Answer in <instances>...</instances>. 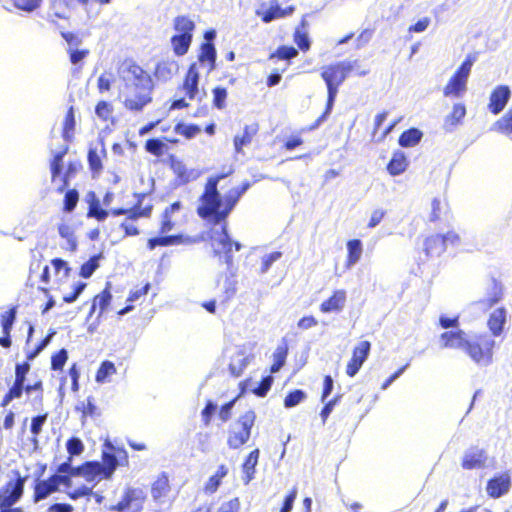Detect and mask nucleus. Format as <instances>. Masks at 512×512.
I'll return each mask as SVG.
<instances>
[{
	"mask_svg": "<svg viewBox=\"0 0 512 512\" xmlns=\"http://www.w3.org/2000/svg\"><path fill=\"white\" fill-rule=\"evenodd\" d=\"M226 174L219 173L208 177L202 194L199 197V205L196 209L198 216L213 224H220L219 230H210L209 240L214 257L231 269L234 265L233 251H240L243 245L239 241L232 240L228 233L227 218L238 203L241 196L250 188L249 181L240 186L231 188L224 197L218 191L219 182Z\"/></svg>",
	"mask_w": 512,
	"mask_h": 512,
	"instance_id": "f257e3e1",
	"label": "nucleus"
},
{
	"mask_svg": "<svg viewBox=\"0 0 512 512\" xmlns=\"http://www.w3.org/2000/svg\"><path fill=\"white\" fill-rule=\"evenodd\" d=\"M124 82L123 106L132 112H140L153 100L152 76L134 59L126 58L121 63Z\"/></svg>",
	"mask_w": 512,
	"mask_h": 512,
	"instance_id": "f03ea898",
	"label": "nucleus"
},
{
	"mask_svg": "<svg viewBox=\"0 0 512 512\" xmlns=\"http://www.w3.org/2000/svg\"><path fill=\"white\" fill-rule=\"evenodd\" d=\"M183 204L177 200L161 212L159 216L158 233L147 239L146 248L153 251L161 247H169L176 245H193L198 243L201 238L189 236L183 233L171 234L178 224L177 215L182 211Z\"/></svg>",
	"mask_w": 512,
	"mask_h": 512,
	"instance_id": "7ed1b4c3",
	"label": "nucleus"
},
{
	"mask_svg": "<svg viewBox=\"0 0 512 512\" xmlns=\"http://www.w3.org/2000/svg\"><path fill=\"white\" fill-rule=\"evenodd\" d=\"M200 73L196 63H191L183 77L182 83L177 90L184 94V97L174 99L170 102L169 110H180L190 106L199 92Z\"/></svg>",
	"mask_w": 512,
	"mask_h": 512,
	"instance_id": "20e7f679",
	"label": "nucleus"
},
{
	"mask_svg": "<svg viewBox=\"0 0 512 512\" xmlns=\"http://www.w3.org/2000/svg\"><path fill=\"white\" fill-rule=\"evenodd\" d=\"M173 29L175 34L171 37V46L176 56L185 55L192 43L195 23L186 15H179L174 18Z\"/></svg>",
	"mask_w": 512,
	"mask_h": 512,
	"instance_id": "39448f33",
	"label": "nucleus"
},
{
	"mask_svg": "<svg viewBox=\"0 0 512 512\" xmlns=\"http://www.w3.org/2000/svg\"><path fill=\"white\" fill-rule=\"evenodd\" d=\"M255 420L253 410L246 411L236 419L228 430L227 445L230 449H239L249 441Z\"/></svg>",
	"mask_w": 512,
	"mask_h": 512,
	"instance_id": "423d86ee",
	"label": "nucleus"
},
{
	"mask_svg": "<svg viewBox=\"0 0 512 512\" xmlns=\"http://www.w3.org/2000/svg\"><path fill=\"white\" fill-rule=\"evenodd\" d=\"M30 371V364L27 361L15 365V378L13 384L2 398L1 406L6 407L14 399L22 396L23 392L30 393L33 390L42 392V382L25 385L26 376Z\"/></svg>",
	"mask_w": 512,
	"mask_h": 512,
	"instance_id": "0eeeda50",
	"label": "nucleus"
},
{
	"mask_svg": "<svg viewBox=\"0 0 512 512\" xmlns=\"http://www.w3.org/2000/svg\"><path fill=\"white\" fill-rule=\"evenodd\" d=\"M495 341L487 334L469 337L464 352L478 365L487 366L492 362Z\"/></svg>",
	"mask_w": 512,
	"mask_h": 512,
	"instance_id": "6e6552de",
	"label": "nucleus"
},
{
	"mask_svg": "<svg viewBox=\"0 0 512 512\" xmlns=\"http://www.w3.org/2000/svg\"><path fill=\"white\" fill-rule=\"evenodd\" d=\"M476 58L468 55L454 74L450 77L443 88V95L446 97H460L467 90V82Z\"/></svg>",
	"mask_w": 512,
	"mask_h": 512,
	"instance_id": "1a4fd4ad",
	"label": "nucleus"
},
{
	"mask_svg": "<svg viewBox=\"0 0 512 512\" xmlns=\"http://www.w3.org/2000/svg\"><path fill=\"white\" fill-rule=\"evenodd\" d=\"M147 500V494L143 487L127 485L123 489L120 500L110 507L114 512H142Z\"/></svg>",
	"mask_w": 512,
	"mask_h": 512,
	"instance_id": "9d476101",
	"label": "nucleus"
},
{
	"mask_svg": "<svg viewBox=\"0 0 512 512\" xmlns=\"http://www.w3.org/2000/svg\"><path fill=\"white\" fill-rule=\"evenodd\" d=\"M356 67H358V61L331 63L322 67L321 78L325 82L327 89L339 90V87L346 80L349 73Z\"/></svg>",
	"mask_w": 512,
	"mask_h": 512,
	"instance_id": "9b49d317",
	"label": "nucleus"
},
{
	"mask_svg": "<svg viewBox=\"0 0 512 512\" xmlns=\"http://www.w3.org/2000/svg\"><path fill=\"white\" fill-rule=\"evenodd\" d=\"M106 450L101 453V467L105 472V479H110L118 466L128 467L129 456L123 447H116L111 442L104 443Z\"/></svg>",
	"mask_w": 512,
	"mask_h": 512,
	"instance_id": "f8f14e48",
	"label": "nucleus"
},
{
	"mask_svg": "<svg viewBox=\"0 0 512 512\" xmlns=\"http://www.w3.org/2000/svg\"><path fill=\"white\" fill-rule=\"evenodd\" d=\"M460 243V237L455 231H448L446 234H432L423 241V251L427 258H437L445 253L449 246H456Z\"/></svg>",
	"mask_w": 512,
	"mask_h": 512,
	"instance_id": "ddd939ff",
	"label": "nucleus"
},
{
	"mask_svg": "<svg viewBox=\"0 0 512 512\" xmlns=\"http://www.w3.org/2000/svg\"><path fill=\"white\" fill-rule=\"evenodd\" d=\"M25 478L17 474L15 480L8 481L0 489V508H8L14 505L23 495Z\"/></svg>",
	"mask_w": 512,
	"mask_h": 512,
	"instance_id": "4468645a",
	"label": "nucleus"
},
{
	"mask_svg": "<svg viewBox=\"0 0 512 512\" xmlns=\"http://www.w3.org/2000/svg\"><path fill=\"white\" fill-rule=\"evenodd\" d=\"M137 202L131 208H113L109 214L112 216L126 215L127 220H136L139 218H149L153 212V205L151 203L142 205L145 193L137 194Z\"/></svg>",
	"mask_w": 512,
	"mask_h": 512,
	"instance_id": "2eb2a0df",
	"label": "nucleus"
},
{
	"mask_svg": "<svg viewBox=\"0 0 512 512\" xmlns=\"http://www.w3.org/2000/svg\"><path fill=\"white\" fill-rule=\"evenodd\" d=\"M512 486V477L510 471H504L495 474L487 481L486 492L493 499L500 498L507 494Z\"/></svg>",
	"mask_w": 512,
	"mask_h": 512,
	"instance_id": "dca6fc26",
	"label": "nucleus"
},
{
	"mask_svg": "<svg viewBox=\"0 0 512 512\" xmlns=\"http://www.w3.org/2000/svg\"><path fill=\"white\" fill-rule=\"evenodd\" d=\"M371 343L367 340L359 342L352 351V356L346 366V374L354 377L369 356Z\"/></svg>",
	"mask_w": 512,
	"mask_h": 512,
	"instance_id": "f3484780",
	"label": "nucleus"
},
{
	"mask_svg": "<svg viewBox=\"0 0 512 512\" xmlns=\"http://www.w3.org/2000/svg\"><path fill=\"white\" fill-rule=\"evenodd\" d=\"M469 336L462 329L445 331L439 336L440 347L443 349L464 351Z\"/></svg>",
	"mask_w": 512,
	"mask_h": 512,
	"instance_id": "a211bd4d",
	"label": "nucleus"
},
{
	"mask_svg": "<svg viewBox=\"0 0 512 512\" xmlns=\"http://www.w3.org/2000/svg\"><path fill=\"white\" fill-rule=\"evenodd\" d=\"M487 460L488 456L484 449L471 447L464 453L461 466L465 470L484 469Z\"/></svg>",
	"mask_w": 512,
	"mask_h": 512,
	"instance_id": "6ab92c4d",
	"label": "nucleus"
},
{
	"mask_svg": "<svg viewBox=\"0 0 512 512\" xmlns=\"http://www.w3.org/2000/svg\"><path fill=\"white\" fill-rule=\"evenodd\" d=\"M504 296V288L500 281L492 279L491 288L488 291L486 297L474 302V305L478 306L483 312L490 310L493 306L499 303Z\"/></svg>",
	"mask_w": 512,
	"mask_h": 512,
	"instance_id": "aec40b11",
	"label": "nucleus"
},
{
	"mask_svg": "<svg viewBox=\"0 0 512 512\" xmlns=\"http://www.w3.org/2000/svg\"><path fill=\"white\" fill-rule=\"evenodd\" d=\"M511 96V92L508 86L499 85L496 86L491 94L488 104V109L494 115L499 114L506 106Z\"/></svg>",
	"mask_w": 512,
	"mask_h": 512,
	"instance_id": "412c9836",
	"label": "nucleus"
},
{
	"mask_svg": "<svg viewBox=\"0 0 512 512\" xmlns=\"http://www.w3.org/2000/svg\"><path fill=\"white\" fill-rule=\"evenodd\" d=\"M346 299L345 290H334L332 294L320 304L319 309L322 313L341 312L345 306Z\"/></svg>",
	"mask_w": 512,
	"mask_h": 512,
	"instance_id": "4be33fe9",
	"label": "nucleus"
},
{
	"mask_svg": "<svg viewBox=\"0 0 512 512\" xmlns=\"http://www.w3.org/2000/svg\"><path fill=\"white\" fill-rule=\"evenodd\" d=\"M295 10L294 6H288L281 8L277 1H271L268 9L264 11H258L257 15L261 18L264 23H269L275 19L284 18L291 15Z\"/></svg>",
	"mask_w": 512,
	"mask_h": 512,
	"instance_id": "5701e85b",
	"label": "nucleus"
},
{
	"mask_svg": "<svg viewBox=\"0 0 512 512\" xmlns=\"http://www.w3.org/2000/svg\"><path fill=\"white\" fill-rule=\"evenodd\" d=\"M169 167L182 184H186L196 178L193 170L188 169L182 160L177 159L174 155L168 157Z\"/></svg>",
	"mask_w": 512,
	"mask_h": 512,
	"instance_id": "b1692460",
	"label": "nucleus"
},
{
	"mask_svg": "<svg viewBox=\"0 0 512 512\" xmlns=\"http://www.w3.org/2000/svg\"><path fill=\"white\" fill-rule=\"evenodd\" d=\"M111 300L112 294L108 283L100 293L93 297L89 315L92 316L97 313L98 316H101L110 305Z\"/></svg>",
	"mask_w": 512,
	"mask_h": 512,
	"instance_id": "393cba45",
	"label": "nucleus"
},
{
	"mask_svg": "<svg viewBox=\"0 0 512 512\" xmlns=\"http://www.w3.org/2000/svg\"><path fill=\"white\" fill-rule=\"evenodd\" d=\"M307 29L308 22L306 20V16H303L293 32V41L302 52L309 51L311 47V41L309 39Z\"/></svg>",
	"mask_w": 512,
	"mask_h": 512,
	"instance_id": "a878e982",
	"label": "nucleus"
},
{
	"mask_svg": "<svg viewBox=\"0 0 512 512\" xmlns=\"http://www.w3.org/2000/svg\"><path fill=\"white\" fill-rule=\"evenodd\" d=\"M55 480V476L51 475L46 480H40L36 482L33 492L34 502H39L47 498L50 494L58 491V487Z\"/></svg>",
	"mask_w": 512,
	"mask_h": 512,
	"instance_id": "bb28decb",
	"label": "nucleus"
},
{
	"mask_svg": "<svg viewBox=\"0 0 512 512\" xmlns=\"http://www.w3.org/2000/svg\"><path fill=\"white\" fill-rule=\"evenodd\" d=\"M171 490L168 474L160 473L155 481L151 484V496L155 502L165 498Z\"/></svg>",
	"mask_w": 512,
	"mask_h": 512,
	"instance_id": "cd10ccee",
	"label": "nucleus"
},
{
	"mask_svg": "<svg viewBox=\"0 0 512 512\" xmlns=\"http://www.w3.org/2000/svg\"><path fill=\"white\" fill-rule=\"evenodd\" d=\"M409 166V161L404 152L397 150L393 152L386 169L391 176H398L404 173Z\"/></svg>",
	"mask_w": 512,
	"mask_h": 512,
	"instance_id": "c85d7f7f",
	"label": "nucleus"
},
{
	"mask_svg": "<svg viewBox=\"0 0 512 512\" xmlns=\"http://www.w3.org/2000/svg\"><path fill=\"white\" fill-rule=\"evenodd\" d=\"M466 116V107L463 103L453 105L451 112L444 118L443 127L446 131H452L463 122Z\"/></svg>",
	"mask_w": 512,
	"mask_h": 512,
	"instance_id": "c756f323",
	"label": "nucleus"
},
{
	"mask_svg": "<svg viewBox=\"0 0 512 512\" xmlns=\"http://www.w3.org/2000/svg\"><path fill=\"white\" fill-rule=\"evenodd\" d=\"M506 309L499 307L495 309L487 320V325L493 336H500L506 323Z\"/></svg>",
	"mask_w": 512,
	"mask_h": 512,
	"instance_id": "7c9ffc66",
	"label": "nucleus"
},
{
	"mask_svg": "<svg viewBox=\"0 0 512 512\" xmlns=\"http://www.w3.org/2000/svg\"><path fill=\"white\" fill-rule=\"evenodd\" d=\"M258 131V123L254 122L249 125H245L242 135L235 136L233 140L236 153H242L243 147L252 142L253 137L258 133Z\"/></svg>",
	"mask_w": 512,
	"mask_h": 512,
	"instance_id": "2f4dec72",
	"label": "nucleus"
},
{
	"mask_svg": "<svg viewBox=\"0 0 512 512\" xmlns=\"http://www.w3.org/2000/svg\"><path fill=\"white\" fill-rule=\"evenodd\" d=\"M176 72V63L173 60H160L156 63L153 75L159 81L170 80Z\"/></svg>",
	"mask_w": 512,
	"mask_h": 512,
	"instance_id": "473e14b6",
	"label": "nucleus"
},
{
	"mask_svg": "<svg viewBox=\"0 0 512 512\" xmlns=\"http://www.w3.org/2000/svg\"><path fill=\"white\" fill-rule=\"evenodd\" d=\"M260 450L258 448L252 450L245 458L242 464V471L244 473L245 483H249L255 475L256 466L258 464Z\"/></svg>",
	"mask_w": 512,
	"mask_h": 512,
	"instance_id": "72a5a7b5",
	"label": "nucleus"
},
{
	"mask_svg": "<svg viewBox=\"0 0 512 512\" xmlns=\"http://www.w3.org/2000/svg\"><path fill=\"white\" fill-rule=\"evenodd\" d=\"M347 247V256L345 260V267L351 268L355 265L361 258L362 255V242L359 239H351L346 243Z\"/></svg>",
	"mask_w": 512,
	"mask_h": 512,
	"instance_id": "f704fd0d",
	"label": "nucleus"
},
{
	"mask_svg": "<svg viewBox=\"0 0 512 512\" xmlns=\"http://www.w3.org/2000/svg\"><path fill=\"white\" fill-rule=\"evenodd\" d=\"M106 156V151H98L96 148H90L87 154L89 169L94 177L99 176L103 170L102 160Z\"/></svg>",
	"mask_w": 512,
	"mask_h": 512,
	"instance_id": "c9c22d12",
	"label": "nucleus"
},
{
	"mask_svg": "<svg viewBox=\"0 0 512 512\" xmlns=\"http://www.w3.org/2000/svg\"><path fill=\"white\" fill-rule=\"evenodd\" d=\"M89 197L87 217L94 218L97 221H104L108 217L109 211L102 208L101 203L94 192H90Z\"/></svg>",
	"mask_w": 512,
	"mask_h": 512,
	"instance_id": "e433bc0d",
	"label": "nucleus"
},
{
	"mask_svg": "<svg viewBox=\"0 0 512 512\" xmlns=\"http://www.w3.org/2000/svg\"><path fill=\"white\" fill-rule=\"evenodd\" d=\"M84 479L87 482L100 481L105 479L104 469L99 461L84 462Z\"/></svg>",
	"mask_w": 512,
	"mask_h": 512,
	"instance_id": "4c0bfd02",
	"label": "nucleus"
},
{
	"mask_svg": "<svg viewBox=\"0 0 512 512\" xmlns=\"http://www.w3.org/2000/svg\"><path fill=\"white\" fill-rule=\"evenodd\" d=\"M227 474H228V468L224 464H221L220 466H218L216 472L212 476H210L209 479L207 480V482L205 483L204 488H203L204 492L207 494L215 493L218 490L222 479Z\"/></svg>",
	"mask_w": 512,
	"mask_h": 512,
	"instance_id": "58836bf2",
	"label": "nucleus"
},
{
	"mask_svg": "<svg viewBox=\"0 0 512 512\" xmlns=\"http://www.w3.org/2000/svg\"><path fill=\"white\" fill-rule=\"evenodd\" d=\"M144 149L148 154L157 158H161L168 152L169 147L167 143L163 141V139L154 137L146 140Z\"/></svg>",
	"mask_w": 512,
	"mask_h": 512,
	"instance_id": "ea45409f",
	"label": "nucleus"
},
{
	"mask_svg": "<svg viewBox=\"0 0 512 512\" xmlns=\"http://www.w3.org/2000/svg\"><path fill=\"white\" fill-rule=\"evenodd\" d=\"M432 209L430 214V221L436 222L446 217L449 212V204L446 198H434L431 203Z\"/></svg>",
	"mask_w": 512,
	"mask_h": 512,
	"instance_id": "a19ab883",
	"label": "nucleus"
},
{
	"mask_svg": "<svg viewBox=\"0 0 512 512\" xmlns=\"http://www.w3.org/2000/svg\"><path fill=\"white\" fill-rule=\"evenodd\" d=\"M199 62H207L210 70L214 69L216 61V50L211 42H204L200 46L198 55Z\"/></svg>",
	"mask_w": 512,
	"mask_h": 512,
	"instance_id": "79ce46f5",
	"label": "nucleus"
},
{
	"mask_svg": "<svg viewBox=\"0 0 512 512\" xmlns=\"http://www.w3.org/2000/svg\"><path fill=\"white\" fill-rule=\"evenodd\" d=\"M422 138V132L417 128L405 130L399 136L398 142L402 147H413L417 145Z\"/></svg>",
	"mask_w": 512,
	"mask_h": 512,
	"instance_id": "37998d69",
	"label": "nucleus"
},
{
	"mask_svg": "<svg viewBox=\"0 0 512 512\" xmlns=\"http://www.w3.org/2000/svg\"><path fill=\"white\" fill-rule=\"evenodd\" d=\"M288 355V345L286 342L279 345L273 354V363L270 366V372H278L285 364Z\"/></svg>",
	"mask_w": 512,
	"mask_h": 512,
	"instance_id": "c03bdc74",
	"label": "nucleus"
},
{
	"mask_svg": "<svg viewBox=\"0 0 512 512\" xmlns=\"http://www.w3.org/2000/svg\"><path fill=\"white\" fill-rule=\"evenodd\" d=\"M174 132L183 138L190 140L200 134L201 128L197 124L178 122L174 126Z\"/></svg>",
	"mask_w": 512,
	"mask_h": 512,
	"instance_id": "a18cd8bd",
	"label": "nucleus"
},
{
	"mask_svg": "<svg viewBox=\"0 0 512 512\" xmlns=\"http://www.w3.org/2000/svg\"><path fill=\"white\" fill-rule=\"evenodd\" d=\"M75 115H74V108L70 106L65 114V118L63 121V128H62V137L66 141H70L73 137L74 130H75Z\"/></svg>",
	"mask_w": 512,
	"mask_h": 512,
	"instance_id": "49530a36",
	"label": "nucleus"
},
{
	"mask_svg": "<svg viewBox=\"0 0 512 512\" xmlns=\"http://www.w3.org/2000/svg\"><path fill=\"white\" fill-rule=\"evenodd\" d=\"M228 90L223 86H215L212 89V106L218 110L226 108Z\"/></svg>",
	"mask_w": 512,
	"mask_h": 512,
	"instance_id": "de8ad7c7",
	"label": "nucleus"
},
{
	"mask_svg": "<svg viewBox=\"0 0 512 512\" xmlns=\"http://www.w3.org/2000/svg\"><path fill=\"white\" fill-rule=\"evenodd\" d=\"M116 373V367L113 362L109 360L103 361L96 374H95V380L98 383H104L110 376L114 375Z\"/></svg>",
	"mask_w": 512,
	"mask_h": 512,
	"instance_id": "09e8293b",
	"label": "nucleus"
},
{
	"mask_svg": "<svg viewBox=\"0 0 512 512\" xmlns=\"http://www.w3.org/2000/svg\"><path fill=\"white\" fill-rule=\"evenodd\" d=\"M16 314H17V306H12L7 311H5L3 314H1L0 323H1L3 333L11 334L13 324L16 320Z\"/></svg>",
	"mask_w": 512,
	"mask_h": 512,
	"instance_id": "8fccbe9b",
	"label": "nucleus"
},
{
	"mask_svg": "<svg viewBox=\"0 0 512 512\" xmlns=\"http://www.w3.org/2000/svg\"><path fill=\"white\" fill-rule=\"evenodd\" d=\"M68 152V146H65L61 151L57 152L51 162H50V171H51V179L54 181L56 177H58L62 171L63 166V158Z\"/></svg>",
	"mask_w": 512,
	"mask_h": 512,
	"instance_id": "3c124183",
	"label": "nucleus"
},
{
	"mask_svg": "<svg viewBox=\"0 0 512 512\" xmlns=\"http://www.w3.org/2000/svg\"><path fill=\"white\" fill-rule=\"evenodd\" d=\"M58 233L62 238L66 239L71 250L76 249L77 241L74 236V229L69 223H67V222L60 223L58 225Z\"/></svg>",
	"mask_w": 512,
	"mask_h": 512,
	"instance_id": "603ef678",
	"label": "nucleus"
},
{
	"mask_svg": "<svg viewBox=\"0 0 512 512\" xmlns=\"http://www.w3.org/2000/svg\"><path fill=\"white\" fill-rule=\"evenodd\" d=\"M495 128L502 134L512 133V106L500 119L495 122Z\"/></svg>",
	"mask_w": 512,
	"mask_h": 512,
	"instance_id": "864d4df0",
	"label": "nucleus"
},
{
	"mask_svg": "<svg viewBox=\"0 0 512 512\" xmlns=\"http://www.w3.org/2000/svg\"><path fill=\"white\" fill-rule=\"evenodd\" d=\"M100 255H94L84 262L79 269V275L82 278H89L99 267Z\"/></svg>",
	"mask_w": 512,
	"mask_h": 512,
	"instance_id": "5fc2aeb1",
	"label": "nucleus"
},
{
	"mask_svg": "<svg viewBox=\"0 0 512 512\" xmlns=\"http://www.w3.org/2000/svg\"><path fill=\"white\" fill-rule=\"evenodd\" d=\"M78 201H79L78 191L74 188L68 189L64 194L63 211L67 212V213L72 212L76 208Z\"/></svg>",
	"mask_w": 512,
	"mask_h": 512,
	"instance_id": "6e6d98bb",
	"label": "nucleus"
},
{
	"mask_svg": "<svg viewBox=\"0 0 512 512\" xmlns=\"http://www.w3.org/2000/svg\"><path fill=\"white\" fill-rule=\"evenodd\" d=\"M298 55V50L293 46L281 45L274 53L271 54L270 58H277L279 60H290Z\"/></svg>",
	"mask_w": 512,
	"mask_h": 512,
	"instance_id": "4d7b16f0",
	"label": "nucleus"
},
{
	"mask_svg": "<svg viewBox=\"0 0 512 512\" xmlns=\"http://www.w3.org/2000/svg\"><path fill=\"white\" fill-rule=\"evenodd\" d=\"M306 398V393L303 390L295 389L290 391L284 398V407L292 408L297 406Z\"/></svg>",
	"mask_w": 512,
	"mask_h": 512,
	"instance_id": "13d9d810",
	"label": "nucleus"
},
{
	"mask_svg": "<svg viewBox=\"0 0 512 512\" xmlns=\"http://www.w3.org/2000/svg\"><path fill=\"white\" fill-rule=\"evenodd\" d=\"M68 360L67 350L62 348L51 356V369L53 371H60L63 369Z\"/></svg>",
	"mask_w": 512,
	"mask_h": 512,
	"instance_id": "bf43d9fd",
	"label": "nucleus"
},
{
	"mask_svg": "<svg viewBox=\"0 0 512 512\" xmlns=\"http://www.w3.org/2000/svg\"><path fill=\"white\" fill-rule=\"evenodd\" d=\"M77 410L81 412L82 418L93 417L97 413V407L93 397H88L85 402H81L77 407Z\"/></svg>",
	"mask_w": 512,
	"mask_h": 512,
	"instance_id": "052dcab7",
	"label": "nucleus"
},
{
	"mask_svg": "<svg viewBox=\"0 0 512 512\" xmlns=\"http://www.w3.org/2000/svg\"><path fill=\"white\" fill-rule=\"evenodd\" d=\"M95 113L100 119L107 121L112 116L113 107L109 102L102 100L96 104Z\"/></svg>",
	"mask_w": 512,
	"mask_h": 512,
	"instance_id": "680f3d73",
	"label": "nucleus"
},
{
	"mask_svg": "<svg viewBox=\"0 0 512 512\" xmlns=\"http://www.w3.org/2000/svg\"><path fill=\"white\" fill-rule=\"evenodd\" d=\"M66 448L71 458L80 455L84 451V445L77 437L69 438L66 443Z\"/></svg>",
	"mask_w": 512,
	"mask_h": 512,
	"instance_id": "e2e57ef3",
	"label": "nucleus"
},
{
	"mask_svg": "<svg viewBox=\"0 0 512 512\" xmlns=\"http://www.w3.org/2000/svg\"><path fill=\"white\" fill-rule=\"evenodd\" d=\"M282 257L280 251H274L268 255H265L261 260V267L259 270L260 274H265L271 267V265Z\"/></svg>",
	"mask_w": 512,
	"mask_h": 512,
	"instance_id": "0e129e2a",
	"label": "nucleus"
},
{
	"mask_svg": "<svg viewBox=\"0 0 512 512\" xmlns=\"http://www.w3.org/2000/svg\"><path fill=\"white\" fill-rule=\"evenodd\" d=\"M13 5L22 11L32 12L40 7L42 0H12Z\"/></svg>",
	"mask_w": 512,
	"mask_h": 512,
	"instance_id": "69168bd1",
	"label": "nucleus"
},
{
	"mask_svg": "<svg viewBox=\"0 0 512 512\" xmlns=\"http://www.w3.org/2000/svg\"><path fill=\"white\" fill-rule=\"evenodd\" d=\"M55 335V331H51L47 334V336L42 339L37 346L26 355V361L29 363V361L33 360L50 342L51 338Z\"/></svg>",
	"mask_w": 512,
	"mask_h": 512,
	"instance_id": "338daca9",
	"label": "nucleus"
},
{
	"mask_svg": "<svg viewBox=\"0 0 512 512\" xmlns=\"http://www.w3.org/2000/svg\"><path fill=\"white\" fill-rule=\"evenodd\" d=\"M217 409L216 404L213 401L208 400L201 411L202 422L205 426H209L212 421V417Z\"/></svg>",
	"mask_w": 512,
	"mask_h": 512,
	"instance_id": "774afa93",
	"label": "nucleus"
}]
</instances>
